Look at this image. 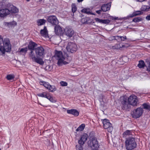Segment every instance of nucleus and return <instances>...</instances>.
<instances>
[{
	"label": "nucleus",
	"instance_id": "nucleus-13",
	"mask_svg": "<svg viewBox=\"0 0 150 150\" xmlns=\"http://www.w3.org/2000/svg\"><path fill=\"white\" fill-rule=\"evenodd\" d=\"M81 22L83 24H93L95 23L93 20L88 17H86L82 18L81 21Z\"/></svg>",
	"mask_w": 150,
	"mask_h": 150
},
{
	"label": "nucleus",
	"instance_id": "nucleus-55",
	"mask_svg": "<svg viewBox=\"0 0 150 150\" xmlns=\"http://www.w3.org/2000/svg\"><path fill=\"white\" fill-rule=\"evenodd\" d=\"M103 96L102 94H100L99 96V98L101 100H103Z\"/></svg>",
	"mask_w": 150,
	"mask_h": 150
},
{
	"label": "nucleus",
	"instance_id": "nucleus-56",
	"mask_svg": "<svg viewBox=\"0 0 150 150\" xmlns=\"http://www.w3.org/2000/svg\"><path fill=\"white\" fill-rule=\"evenodd\" d=\"M71 57H68V59H67V60H66L67 61H69V62H70V61H71Z\"/></svg>",
	"mask_w": 150,
	"mask_h": 150
},
{
	"label": "nucleus",
	"instance_id": "nucleus-45",
	"mask_svg": "<svg viewBox=\"0 0 150 150\" xmlns=\"http://www.w3.org/2000/svg\"><path fill=\"white\" fill-rule=\"evenodd\" d=\"M121 47L120 45V44L116 45H115L113 47V48L114 49H119Z\"/></svg>",
	"mask_w": 150,
	"mask_h": 150
},
{
	"label": "nucleus",
	"instance_id": "nucleus-53",
	"mask_svg": "<svg viewBox=\"0 0 150 150\" xmlns=\"http://www.w3.org/2000/svg\"><path fill=\"white\" fill-rule=\"evenodd\" d=\"M146 19L147 21H150V14H149V15H147L146 17Z\"/></svg>",
	"mask_w": 150,
	"mask_h": 150
},
{
	"label": "nucleus",
	"instance_id": "nucleus-33",
	"mask_svg": "<svg viewBox=\"0 0 150 150\" xmlns=\"http://www.w3.org/2000/svg\"><path fill=\"white\" fill-rule=\"evenodd\" d=\"M50 94L49 93V95H48L46 98L49 100L51 102L54 103L56 102V100L55 99L53 98V97L51 96Z\"/></svg>",
	"mask_w": 150,
	"mask_h": 150
},
{
	"label": "nucleus",
	"instance_id": "nucleus-16",
	"mask_svg": "<svg viewBox=\"0 0 150 150\" xmlns=\"http://www.w3.org/2000/svg\"><path fill=\"white\" fill-rule=\"evenodd\" d=\"M38 44L32 40L30 41L27 47L28 49L29 50H35L38 46Z\"/></svg>",
	"mask_w": 150,
	"mask_h": 150
},
{
	"label": "nucleus",
	"instance_id": "nucleus-59",
	"mask_svg": "<svg viewBox=\"0 0 150 150\" xmlns=\"http://www.w3.org/2000/svg\"><path fill=\"white\" fill-rule=\"evenodd\" d=\"M38 104H40V105H42V106H43V107H46V106H45L44 105H42V104H41V103H40L39 101H38Z\"/></svg>",
	"mask_w": 150,
	"mask_h": 150
},
{
	"label": "nucleus",
	"instance_id": "nucleus-3",
	"mask_svg": "<svg viewBox=\"0 0 150 150\" xmlns=\"http://www.w3.org/2000/svg\"><path fill=\"white\" fill-rule=\"evenodd\" d=\"M125 143V146L127 150H133L137 146L134 138L132 137L126 138Z\"/></svg>",
	"mask_w": 150,
	"mask_h": 150
},
{
	"label": "nucleus",
	"instance_id": "nucleus-11",
	"mask_svg": "<svg viewBox=\"0 0 150 150\" xmlns=\"http://www.w3.org/2000/svg\"><path fill=\"white\" fill-rule=\"evenodd\" d=\"M8 10L9 11V14L10 13H16L19 12V9L13 4H8L6 6Z\"/></svg>",
	"mask_w": 150,
	"mask_h": 150
},
{
	"label": "nucleus",
	"instance_id": "nucleus-42",
	"mask_svg": "<svg viewBox=\"0 0 150 150\" xmlns=\"http://www.w3.org/2000/svg\"><path fill=\"white\" fill-rule=\"evenodd\" d=\"M85 127V125L84 124H82L80 125L78 127L79 129H80V131H82L84 129Z\"/></svg>",
	"mask_w": 150,
	"mask_h": 150
},
{
	"label": "nucleus",
	"instance_id": "nucleus-51",
	"mask_svg": "<svg viewBox=\"0 0 150 150\" xmlns=\"http://www.w3.org/2000/svg\"><path fill=\"white\" fill-rule=\"evenodd\" d=\"M102 11V10H101V9H100L97 10L96 11V12L98 14L100 15L101 14V12Z\"/></svg>",
	"mask_w": 150,
	"mask_h": 150
},
{
	"label": "nucleus",
	"instance_id": "nucleus-6",
	"mask_svg": "<svg viewBox=\"0 0 150 150\" xmlns=\"http://www.w3.org/2000/svg\"><path fill=\"white\" fill-rule=\"evenodd\" d=\"M143 108L141 107L137 108L134 110L132 113V117L135 119H137L140 117L143 112Z\"/></svg>",
	"mask_w": 150,
	"mask_h": 150
},
{
	"label": "nucleus",
	"instance_id": "nucleus-4",
	"mask_svg": "<svg viewBox=\"0 0 150 150\" xmlns=\"http://www.w3.org/2000/svg\"><path fill=\"white\" fill-rule=\"evenodd\" d=\"M3 43L2 46L0 48V51L2 54H4L6 52H10L11 51V45L8 38H5Z\"/></svg>",
	"mask_w": 150,
	"mask_h": 150
},
{
	"label": "nucleus",
	"instance_id": "nucleus-26",
	"mask_svg": "<svg viewBox=\"0 0 150 150\" xmlns=\"http://www.w3.org/2000/svg\"><path fill=\"white\" fill-rule=\"evenodd\" d=\"M28 50L27 47L25 48H21L18 52L21 53V54L25 56L27 53Z\"/></svg>",
	"mask_w": 150,
	"mask_h": 150
},
{
	"label": "nucleus",
	"instance_id": "nucleus-31",
	"mask_svg": "<svg viewBox=\"0 0 150 150\" xmlns=\"http://www.w3.org/2000/svg\"><path fill=\"white\" fill-rule=\"evenodd\" d=\"M37 95L39 97L46 98L47 95H49V93L47 92H43L42 93L38 94Z\"/></svg>",
	"mask_w": 150,
	"mask_h": 150
},
{
	"label": "nucleus",
	"instance_id": "nucleus-54",
	"mask_svg": "<svg viewBox=\"0 0 150 150\" xmlns=\"http://www.w3.org/2000/svg\"><path fill=\"white\" fill-rule=\"evenodd\" d=\"M148 67H147V70L149 71V73H150V64L148 65Z\"/></svg>",
	"mask_w": 150,
	"mask_h": 150
},
{
	"label": "nucleus",
	"instance_id": "nucleus-36",
	"mask_svg": "<svg viewBox=\"0 0 150 150\" xmlns=\"http://www.w3.org/2000/svg\"><path fill=\"white\" fill-rule=\"evenodd\" d=\"M90 9L89 8H84L81 10V12L82 13H84L89 15L90 13Z\"/></svg>",
	"mask_w": 150,
	"mask_h": 150
},
{
	"label": "nucleus",
	"instance_id": "nucleus-17",
	"mask_svg": "<svg viewBox=\"0 0 150 150\" xmlns=\"http://www.w3.org/2000/svg\"><path fill=\"white\" fill-rule=\"evenodd\" d=\"M111 2H110L107 4H103L101 7V9L103 11L106 12L110 9L111 6Z\"/></svg>",
	"mask_w": 150,
	"mask_h": 150
},
{
	"label": "nucleus",
	"instance_id": "nucleus-64",
	"mask_svg": "<svg viewBox=\"0 0 150 150\" xmlns=\"http://www.w3.org/2000/svg\"><path fill=\"white\" fill-rule=\"evenodd\" d=\"M122 47H124V45H123V46H122Z\"/></svg>",
	"mask_w": 150,
	"mask_h": 150
},
{
	"label": "nucleus",
	"instance_id": "nucleus-43",
	"mask_svg": "<svg viewBox=\"0 0 150 150\" xmlns=\"http://www.w3.org/2000/svg\"><path fill=\"white\" fill-rule=\"evenodd\" d=\"M60 83L61 85V86H67L68 85V83L67 82L63 81H61L60 82Z\"/></svg>",
	"mask_w": 150,
	"mask_h": 150
},
{
	"label": "nucleus",
	"instance_id": "nucleus-41",
	"mask_svg": "<svg viewBox=\"0 0 150 150\" xmlns=\"http://www.w3.org/2000/svg\"><path fill=\"white\" fill-rule=\"evenodd\" d=\"M72 11L73 13H75L77 10V8L75 4H72Z\"/></svg>",
	"mask_w": 150,
	"mask_h": 150
},
{
	"label": "nucleus",
	"instance_id": "nucleus-35",
	"mask_svg": "<svg viewBox=\"0 0 150 150\" xmlns=\"http://www.w3.org/2000/svg\"><path fill=\"white\" fill-rule=\"evenodd\" d=\"M15 78V76L13 74H8L7 75L6 78L9 81H11L13 79Z\"/></svg>",
	"mask_w": 150,
	"mask_h": 150
},
{
	"label": "nucleus",
	"instance_id": "nucleus-2",
	"mask_svg": "<svg viewBox=\"0 0 150 150\" xmlns=\"http://www.w3.org/2000/svg\"><path fill=\"white\" fill-rule=\"evenodd\" d=\"M88 141L87 143L88 146L91 148V150H100V144L96 137V133L91 131L88 135Z\"/></svg>",
	"mask_w": 150,
	"mask_h": 150
},
{
	"label": "nucleus",
	"instance_id": "nucleus-25",
	"mask_svg": "<svg viewBox=\"0 0 150 150\" xmlns=\"http://www.w3.org/2000/svg\"><path fill=\"white\" fill-rule=\"evenodd\" d=\"M46 22V21L44 19H40L37 20V22L38 26L44 25Z\"/></svg>",
	"mask_w": 150,
	"mask_h": 150
},
{
	"label": "nucleus",
	"instance_id": "nucleus-15",
	"mask_svg": "<svg viewBox=\"0 0 150 150\" xmlns=\"http://www.w3.org/2000/svg\"><path fill=\"white\" fill-rule=\"evenodd\" d=\"M88 138V134L86 133H83L81 135L80 138L78 140V144H84L87 140Z\"/></svg>",
	"mask_w": 150,
	"mask_h": 150
},
{
	"label": "nucleus",
	"instance_id": "nucleus-63",
	"mask_svg": "<svg viewBox=\"0 0 150 150\" xmlns=\"http://www.w3.org/2000/svg\"><path fill=\"white\" fill-rule=\"evenodd\" d=\"M26 45V43H25V45Z\"/></svg>",
	"mask_w": 150,
	"mask_h": 150
},
{
	"label": "nucleus",
	"instance_id": "nucleus-38",
	"mask_svg": "<svg viewBox=\"0 0 150 150\" xmlns=\"http://www.w3.org/2000/svg\"><path fill=\"white\" fill-rule=\"evenodd\" d=\"M79 144L78 145H76V150H83V144Z\"/></svg>",
	"mask_w": 150,
	"mask_h": 150
},
{
	"label": "nucleus",
	"instance_id": "nucleus-52",
	"mask_svg": "<svg viewBox=\"0 0 150 150\" xmlns=\"http://www.w3.org/2000/svg\"><path fill=\"white\" fill-rule=\"evenodd\" d=\"M69 61H64H64H63V64L64 65L67 64H69Z\"/></svg>",
	"mask_w": 150,
	"mask_h": 150
},
{
	"label": "nucleus",
	"instance_id": "nucleus-22",
	"mask_svg": "<svg viewBox=\"0 0 150 150\" xmlns=\"http://www.w3.org/2000/svg\"><path fill=\"white\" fill-rule=\"evenodd\" d=\"M41 57L36 56L33 59V60H34V61L37 63L41 65H43L44 63V62Z\"/></svg>",
	"mask_w": 150,
	"mask_h": 150
},
{
	"label": "nucleus",
	"instance_id": "nucleus-46",
	"mask_svg": "<svg viewBox=\"0 0 150 150\" xmlns=\"http://www.w3.org/2000/svg\"><path fill=\"white\" fill-rule=\"evenodd\" d=\"M119 38H120V41H124L127 39V37L126 36H121Z\"/></svg>",
	"mask_w": 150,
	"mask_h": 150
},
{
	"label": "nucleus",
	"instance_id": "nucleus-27",
	"mask_svg": "<svg viewBox=\"0 0 150 150\" xmlns=\"http://www.w3.org/2000/svg\"><path fill=\"white\" fill-rule=\"evenodd\" d=\"M137 66L140 68H144L145 66L147 67L144 61L142 60H140L139 61V63L138 64Z\"/></svg>",
	"mask_w": 150,
	"mask_h": 150
},
{
	"label": "nucleus",
	"instance_id": "nucleus-62",
	"mask_svg": "<svg viewBox=\"0 0 150 150\" xmlns=\"http://www.w3.org/2000/svg\"><path fill=\"white\" fill-rule=\"evenodd\" d=\"M30 1V0H26V1L28 2L29 1Z\"/></svg>",
	"mask_w": 150,
	"mask_h": 150
},
{
	"label": "nucleus",
	"instance_id": "nucleus-9",
	"mask_svg": "<svg viewBox=\"0 0 150 150\" xmlns=\"http://www.w3.org/2000/svg\"><path fill=\"white\" fill-rule=\"evenodd\" d=\"M74 33V32L73 29L69 27H66L64 30V35L67 36L69 38L72 37Z\"/></svg>",
	"mask_w": 150,
	"mask_h": 150
},
{
	"label": "nucleus",
	"instance_id": "nucleus-8",
	"mask_svg": "<svg viewBox=\"0 0 150 150\" xmlns=\"http://www.w3.org/2000/svg\"><path fill=\"white\" fill-rule=\"evenodd\" d=\"M36 56L43 57L44 56L45 49L42 46H40L36 48L34 50Z\"/></svg>",
	"mask_w": 150,
	"mask_h": 150
},
{
	"label": "nucleus",
	"instance_id": "nucleus-21",
	"mask_svg": "<svg viewBox=\"0 0 150 150\" xmlns=\"http://www.w3.org/2000/svg\"><path fill=\"white\" fill-rule=\"evenodd\" d=\"M54 57L56 59H59L64 57L63 55L62 52L61 51H59L57 50H55V54Z\"/></svg>",
	"mask_w": 150,
	"mask_h": 150
},
{
	"label": "nucleus",
	"instance_id": "nucleus-7",
	"mask_svg": "<svg viewBox=\"0 0 150 150\" xmlns=\"http://www.w3.org/2000/svg\"><path fill=\"white\" fill-rule=\"evenodd\" d=\"M66 48L68 52L74 53L77 50V46L76 44L69 42L68 43Z\"/></svg>",
	"mask_w": 150,
	"mask_h": 150
},
{
	"label": "nucleus",
	"instance_id": "nucleus-57",
	"mask_svg": "<svg viewBox=\"0 0 150 150\" xmlns=\"http://www.w3.org/2000/svg\"><path fill=\"white\" fill-rule=\"evenodd\" d=\"M89 14L93 15H96V14L95 13H93L92 12H91L90 11V13H89Z\"/></svg>",
	"mask_w": 150,
	"mask_h": 150
},
{
	"label": "nucleus",
	"instance_id": "nucleus-24",
	"mask_svg": "<svg viewBox=\"0 0 150 150\" xmlns=\"http://www.w3.org/2000/svg\"><path fill=\"white\" fill-rule=\"evenodd\" d=\"M40 33L42 36L46 35L48 34V31L46 26H44V28L40 30Z\"/></svg>",
	"mask_w": 150,
	"mask_h": 150
},
{
	"label": "nucleus",
	"instance_id": "nucleus-40",
	"mask_svg": "<svg viewBox=\"0 0 150 150\" xmlns=\"http://www.w3.org/2000/svg\"><path fill=\"white\" fill-rule=\"evenodd\" d=\"M41 82L43 83L42 85L47 89H49L50 84L48 82L42 81Z\"/></svg>",
	"mask_w": 150,
	"mask_h": 150
},
{
	"label": "nucleus",
	"instance_id": "nucleus-34",
	"mask_svg": "<svg viewBox=\"0 0 150 150\" xmlns=\"http://www.w3.org/2000/svg\"><path fill=\"white\" fill-rule=\"evenodd\" d=\"M48 89L50 91V92H53L55 91L57 88L54 86L50 85Z\"/></svg>",
	"mask_w": 150,
	"mask_h": 150
},
{
	"label": "nucleus",
	"instance_id": "nucleus-50",
	"mask_svg": "<svg viewBox=\"0 0 150 150\" xmlns=\"http://www.w3.org/2000/svg\"><path fill=\"white\" fill-rule=\"evenodd\" d=\"M64 57L65 58H66V60H67V59H68V57H69V55L68 54H67V53H65L64 54Z\"/></svg>",
	"mask_w": 150,
	"mask_h": 150
},
{
	"label": "nucleus",
	"instance_id": "nucleus-29",
	"mask_svg": "<svg viewBox=\"0 0 150 150\" xmlns=\"http://www.w3.org/2000/svg\"><path fill=\"white\" fill-rule=\"evenodd\" d=\"M57 60H58V62L57 64L59 67L61 66L63 64V61H64V60H66V58H65L64 57H63L61 58L57 59Z\"/></svg>",
	"mask_w": 150,
	"mask_h": 150
},
{
	"label": "nucleus",
	"instance_id": "nucleus-12",
	"mask_svg": "<svg viewBox=\"0 0 150 150\" xmlns=\"http://www.w3.org/2000/svg\"><path fill=\"white\" fill-rule=\"evenodd\" d=\"M54 32L56 35L63 36L64 35V28H62L59 25H55L54 27Z\"/></svg>",
	"mask_w": 150,
	"mask_h": 150
},
{
	"label": "nucleus",
	"instance_id": "nucleus-19",
	"mask_svg": "<svg viewBox=\"0 0 150 150\" xmlns=\"http://www.w3.org/2000/svg\"><path fill=\"white\" fill-rule=\"evenodd\" d=\"M95 20L96 22L104 24H108L111 22V20L109 19H100L98 18H95Z\"/></svg>",
	"mask_w": 150,
	"mask_h": 150
},
{
	"label": "nucleus",
	"instance_id": "nucleus-23",
	"mask_svg": "<svg viewBox=\"0 0 150 150\" xmlns=\"http://www.w3.org/2000/svg\"><path fill=\"white\" fill-rule=\"evenodd\" d=\"M3 24L4 25L6 26H8L9 27H12L14 26L17 25L16 22L14 21H13L12 22H4L3 23Z\"/></svg>",
	"mask_w": 150,
	"mask_h": 150
},
{
	"label": "nucleus",
	"instance_id": "nucleus-5",
	"mask_svg": "<svg viewBox=\"0 0 150 150\" xmlns=\"http://www.w3.org/2000/svg\"><path fill=\"white\" fill-rule=\"evenodd\" d=\"M102 123L103 125L104 128L105 129H107L108 132H112L113 129L112 125L110 122L109 120L106 119L102 120Z\"/></svg>",
	"mask_w": 150,
	"mask_h": 150
},
{
	"label": "nucleus",
	"instance_id": "nucleus-37",
	"mask_svg": "<svg viewBox=\"0 0 150 150\" xmlns=\"http://www.w3.org/2000/svg\"><path fill=\"white\" fill-rule=\"evenodd\" d=\"M30 52L29 53V56L33 60V59L35 57V55H34V53L33 51L34 50H30Z\"/></svg>",
	"mask_w": 150,
	"mask_h": 150
},
{
	"label": "nucleus",
	"instance_id": "nucleus-18",
	"mask_svg": "<svg viewBox=\"0 0 150 150\" xmlns=\"http://www.w3.org/2000/svg\"><path fill=\"white\" fill-rule=\"evenodd\" d=\"M9 11L7 8L0 9V17H4L9 14Z\"/></svg>",
	"mask_w": 150,
	"mask_h": 150
},
{
	"label": "nucleus",
	"instance_id": "nucleus-44",
	"mask_svg": "<svg viewBox=\"0 0 150 150\" xmlns=\"http://www.w3.org/2000/svg\"><path fill=\"white\" fill-rule=\"evenodd\" d=\"M109 18L110 20H119L118 17H114L111 16H110Z\"/></svg>",
	"mask_w": 150,
	"mask_h": 150
},
{
	"label": "nucleus",
	"instance_id": "nucleus-49",
	"mask_svg": "<svg viewBox=\"0 0 150 150\" xmlns=\"http://www.w3.org/2000/svg\"><path fill=\"white\" fill-rule=\"evenodd\" d=\"M115 40H116L118 41V42H120V38H119L120 37H121V36H115Z\"/></svg>",
	"mask_w": 150,
	"mask_h": 150
},
{
	"label": "nucleus",
	"instance_id": "nucleus-47",
	"mask_svg": "<svg viewBox=\"0 0 150 150\" xmlns=\"http://www.w3.org/2000/svg\"><path fill=\"white\" fill-rule=\"evenodd\" d=\"M145 62L148 65L150 64V58H147L146 59Z\"/></svg>",
	"mask_w": 150,
	"mask_h": 150
},
{
	"label": "nucleus",
	"instance_id": "nucleus-1",
	"mask_svg": "<svg viewBox=\"0 0 150 150\" xmlns=\"http://www.w3.org/2000/svg\"><path fill=\"white\" fill-rule=\"evenodd\" d=\"M138 100L137 97L135 95H131L127 99L124 97L121 100V103L122 105V108L123 110H127L131 108V105L133 107L137 105Z\"/></svg>",
	"mask_w": 150,
	"mask_h": 150
},
{
	"label": "nucleus",
	"instance_id": "nucleus-20",
	"mask_svg": "<svg viewBox=\"0 0 150 150\" xmlns=\"http://www.w3.org/2000/svg\"><path fill=\"white\" fill-rule=\"evenodd\" d=\"M67 112L68 114H72L75 116H77L79 114V111L75 109L68 110H67Z\"/></svg>",
	"mask_w": 150,
	"mask_h": 150
},
{
	"label": "nucleus",
	"instance_id": "nucleus-61",
	"mask_svg": "<svg viewBox=\"0 0 150 150\" xmlns=\"http://www.w3.org/2000/svg\"><path fill=\"white\" fill-rule=\"evenodd\" d=\"M84 16V15L82 14H81V15L80 16V17H81V18H82Z\"/></svg>",
	"mask_w": 150,
	"mask_h": 150
},
{
	"label": "nucleus",
	"instance_id": "nucleus-28",
	"mask_svg": "<svg viewBox=\"0 0 150 150\" xmlns=\"http://www.w3.org/2000/svg\"><path fill=\"white\" fill-rule=\"evenodd\" d=\"M150 9V6H149L142 5L141 8L142 11H148Z\"/></svg>",
	"mask_w": 150,
	"mask_h": 150
},
{
	"label": "nucleus",
	"instance_id": "nucleus-10",
	"mask_svg": "<svg viewBox=\"0 0 150 150\" xmlns=\"http://www.w3.org/2000/svg\"><path fill=\"white\" fill-rule=\"evenodd\" d=\"M48 22L50 23L52 25H56L59 23V21L56 17L54 15L48 16L47 19Z\"/></svg>",
	"mask_w": 150,
	"mask_h": 150
},
{
	"label": "nucleus",
	"instance_id": "nucleus-60",
	"mask_svg": "<svg viewBox=\"0 0 150 150\" xmlns=\"http://www.w3.org/2000/svg\"><path fill=\"white\" fill-rule=\"evenodd\" d=\"M79 131H80V129H79L78 127L76 129V132Z\"/></svg>",
	"mask_w": 150,
	"mask_h": 150
},
{
	"label": "nucleus",
	"instance_id": "nucleus-58",
	"mask_svg": "<svg viewBox=\"0 0 150 150\" xmlns=\"http://www.w3.org/2000/svg\"><path fill=\"white\" fill-rule=\"evenodd\" d=\"M84 0H77V2L79 3L82 2Z\"/></svg>",
	"mask_w": 150,
	"mask_h": 150
},
{
	"label": "nucleus",
	"instance_id": "nucleus-30",
	"mask_svg": "<svg viewBox=\"0 0 150 150\" xmlns=\"http://www.w3.org/2000/svg\"><path fill=\"white\" fill-rule=\"evenodd\" d=\"M142 106L144 109L150 111V105L149 103H144L143 104Z\"/></svg>",
	"mask_w": 150,
	"mask_h": 150
},
{
	"label": "nucleus",
	"instance_id": "nucleus-48",
	"mask_svg": "<svg viewBox=\"0 0 150 150\" xmlns=\"http://www.w3.org/2000/svg\"><path fill=\"white\" fill-rule=\"evenodd\" d=\"M116 37L115 36H111L109 38V40L110 41L112 40H115Z\"/></svg>",
	"mask_w": 150,
	"mask_h": 150
},
{
	"label": "nucleus",
	"instance_id": "nucleus-39",
	"mask_svg": "<svg viewBox=\"0 0 150 150\" xmlns=\"http://www.w3.org/2000/svg\"><path fill=\"white\" fill-rule=\"evenodd\" d=\"M142 20V18L140 17H138L134 18L132 19V22L135 23L139 22Z\"/></svg>",
	"mask_w": 150,
	"mask_h": 150
},
{
	"label": "nucleus",
	"instance_id": "nucleus-32",
	"mask_svg": "<svg viewBox=\"0 0 150 150\" xmlns=\"http://www.w3.org/2000/svg\"><path fill=\"white\" fill-rule=\"evenodd\" d=\"M132 134V131L129 130H127L122 134L123 137H125L126 136Z\"/></svg>",
	"mask_w": 150,
	"mask_h": 150
},
{
	"label": "nucleus",
	"instance_id": "nucleus-14",
	"mask_svg": "<svg viewBox=\"0 0 150 150\" xmlns=\"http://www.w3.org/2000/svg\"><path fill=\"white\" fill-rule=\"evenodd\" d=\"M143 12L141 11H134V12L132 14H130L127 17L123 18L125 20L129 19L130 18H132L138 15L142 14Z\"/></svg>",
	"mask_w": 150,
	"mask_h": 150
}]
</instances>
